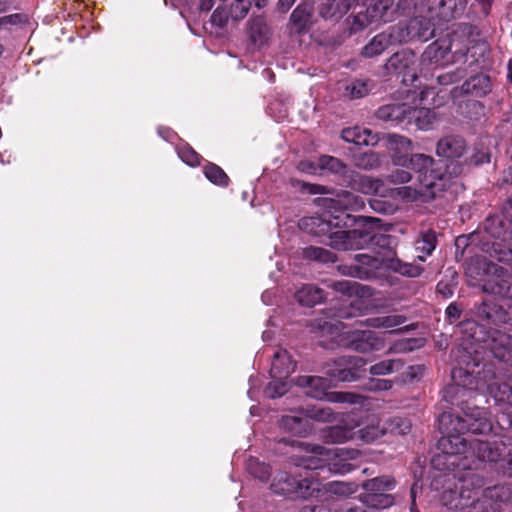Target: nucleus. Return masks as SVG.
I'll return each instance as SVG.
<instances>
[{"mask_svg":"<svg viewBox=\"0 0 512 512\" xmlns=\"http://www.w3.org/2000/svg\"><path fill=\"white\" fill-rule=\"evenodd\" d=\"M390 36L391 44L403 43L415 37L413 29L411 28V22L409 25L399 23L391 27L390 31L387 32Z\"/></svg>","mask_w":512,"mask_h":512,"instance_id":"obj_41","label":"nucleus"},{"mask_svg":"<svg viewBox=\"0 0 512 512\" xmlns=\"http://www.w3.org/2000/svg\"><path fill=\"white\" fill-rule=\"evenodd\" d=\"M298 413L304 415L307 420L312 419L320 422H329L333 419L332 410L328 407L312 406L300 408Z\"/></svg>","mask_w":512,"mask_h":512,"instance_id":"obj_38","label":"nucleus"},{"mask_svg":"<svg viewBox=\"0 0 512 512\" xmlns=\"http://www.w3.org/2000/svg\"><path fill=\"white\" fill-rule=\"evenodd\" d=\"M466 150V141L459 135H447L436 144V154L446 159L461 158Z\"/></svg>","mask_w":512,"mask_h":512,"instance_id":"obj_17","label":"nucleus"},{"mask_svg":"<svg viewBox=\"0 0 512 512\" xmlns=\"http://www.w3.org/2000/svg\"><path fill=\"white\" fill-rule=\"evenodd\" d=\"M318 162L320 171L329 170L331 172L341 173L344 170L343 163L339 159L332 156H321Z\"/></svg>","mask_w":512,"mask_h":512,"instance_id":"obj_50","label":"nucleus"},{"mask_svg":"<svg viewBox=\"0 0 512 512\" xmlns=\"http://www.w3.org/2000/svg\"><path fill=\"white\" fill-rule=\"evenodd\" d=\"M461 364H466L467 367L459 366L452 370L451 377L454 385L445 392L444 397L447 401L455 403L453 397L448 398L449 393L464 396L468 391H487L497 403H507L512 406V377L506 381H500L491 369H485L474 376L468 370L470 363L462 359L459 361V365Z\"/></svg>","mask_w":512,"mask_h":512,"instance_id":"obj_3","label":"nucleus"},{"mask_svg":"<svg viewBox=\"0 0 512 512\" xmlns=\"http://www.w3.org/2000/svg\"><path fill=\"white\" fill-rule=\"evenodd\" d=\"M296 363L286 350H277L274 353L270 375L272 378L287 379L295 371Z\"/></svg>","mask_w":512,"mask_h":512,"instance_id":"obj_19","label":"nucleus"},{"mask_svg":"<svg viewBox=\"0 0 512 512\" xmlns=\"http://www.w3.org/2000/svg\"><path fill=\"white\" fill-rule=\"evenodd\" d=\"M362 357L343 356L326 365L329 381L352 382L357 379L356 370L365 366Z\"/></svg>","mask_w":512,"mask_h":512,"instance_id":"obj_13","label":"nucleus"},{"mask_svg":"<svg viewBox=\"0 0 512 512\" xmlns=\"http://www.w3.org/2000/svg\"><path fill=\"white\" fill-rule=\"evenodd\" d=\"M404 366V363L400 359H389L380 361L369 368V372L372 375L384 376L391 374L395 371H399Z\"/></svg>","mask_w":512,"mask_h":512,"instance_id":"obj_37","label":"nucleus"},{"mask_svg":"<svg viewBox=\"0 0 512 512\" xmlns=\"http://www.w3.org/2000/svg\"><path fill=\"white\" fill-rule=\"evenodd\" d=\"M288 389V382L286 379L273 378L265 390V394L269 398L280 397L286 393Z\"/></svg>","mask_w":512,"mask_h":512,"instance_id":"obj_49","label":"nucleus"},{"mask_svg":"<svg viewBox=\"0 0 512 512\" xmlns=\"http://www.w3.org/2000/svg\"><path fill=\"white\" fill-rule=\"evenodd\" d=\"M322 489L330 494L346 497L356 493L358 486L351 482L332 481L324 484Z\"/></svg>","mask_w":512,"mask_h":512,"instance_id":"obj_40","label":"nucleus"},{"mask_svg":"<svg viewBox=\"0 0 512 512\" xmlns=\"http://www.w3.org/2000/svg\"><path fill=\"white\" fill-rule=\"evenodd\" d=\"M299 387L304 388V393L317 400H325L331 403L359 404L362 396L350 392H328L332 387L328 379L319 376H299L296 380Z\"/></svg>","mask_w":512,"mask_h":512,"instance_id":"obj_9","label":"nucleus"},{"mask_svg":"<svg viewBox=\"0 0 512 512\" xmlns=\"http://www.w3.org/2000/svg\"><path fill=\"white\" fill-rule=\"evenodd\" d=\"M446 314L450 319L456 320L460 317L461 312L456 304L451 303L446 309Z\"/></svg>","mask_w":512,"mask_h":512,"instance_id":"obj_59","label":"nucleus"},{"mask_svg":"<svg viewBox=\"0 0 512 512\" xmlns=\"http://www.w3.org/2000/svg\"><path fill=\"white\" fill-rule=\"evenodd\" d=\"M370 91L369 81L355 80L346 86V94L352 99L366 96Z\"/></svg>","mask_w":512,"mask_h":512,"instance_id":"obj_48","label":"nucleus"},{"mask_svg":"<svg viewBox=\"0 0 512 512\" xmlns=\"http://www.w3.org/2000/svg\"><path fill=\"white\" fill-rule=\"evenodd\" d=\"M339 337L338 344L360 353L378 351L385 345L384 337L371 330L345 332Z\"/></svg>","mask_w":512,"mask_h":512,"instance_id":"obj_12","label":"nucleus"},{"mask_svg":"<svg viewBox=\"0 0 512 512\" xmlns=\"http://www.w3.org/2000/svg\"><path fill=\"white\" fill-rule=\"evenodd\" d=\"M332 287L335 291L347 295V296H366L369 295V287L365 285H361L352 280H341L336 281L332 284Z\"/></svg>","mask_w":512,"mask_h":512,"instance_id":"obj_35","label":"nucleus"},{"mask_svg":"<svg viewBox=\"0 0 512 512\" xmlns=\"http://www.w3.org/2000/svg\"><path fill=\"white\" fill-rule=\"evenodd\" d=\"M475 265L484 272L482 279L484 292L501 298L512 299V284L509 282L507 272L503 267L482 260H477Z\"/></svg>","mask_w":512,"mask_h":512,"instance_id":"obj_11","label":"nucleus"},{"mask_svg":"<svg viewBox=\"0 0 512 512\" xmlns=\"http://www.w3.org/2000/svg\"><path fill=\"white\" fill-rule=\"evenodd\" d=\"M350 309L348 310V308H341L339 309L338 313H337V317L339 318H351V317H354L356 316V312L355 310H360V307L362 306V302L361 300L357 299L353 302H351L350 304Z\"/></svg>","mask_w":512,"mask_h":512,"instance_id":"obj_57","label":"nucleus"},{"mask_svg":"<svg viewBox=\"0 0 512 512\" xmlns=\"http://www.w3.org/2000/svg\"><path fill=\"white\" fill-rule=\"evenodd\" d=\"M340 216L326 214L324 217H307L301 220L300 227L310 234L321 235L328 233L333 227L340 228Z\"/></svg>","mask_w":512,"mask_h":512,"instance_id":"obj_18","label":"nucleus"},{"mask_svg":"<svg viewBox=\"0 0 512 512\" xmlns=\"http://www.w3.org/2000/svg\"><path fill=\"white\" fill-rule=\"evenodd\" d=\"M302 255L305 259L315 260L322 263H334L337 260L334 253L321 247H306L303 249Z\"/></svg>","mask_w":512,"mask_h":512,"instance_id":"obj_36","label":"nucleus"},{"mask_svg":"<svg viewBox=\"0 0 512 512\" xmlns=\"http://www.w3.org/2000/svg\"><path fill=\"white\" fill-rule=\"evenodd\" d=\"M411 106L406 103L388 104L377 110V118L387 122L400 123L409 119Z\"/></svg>","mask_w":512,"mask_h":512,"instance_id":"obj_21","label":"nucleus"},{"mask_svg":"<svg viewBox=\"0 0 512 512\" xmlns=\"http://www.w3.org/2000/svg\"><path fill=\"white\" fill-rule=\"evenodd\" d=\"M385 429L386 433L405 435L410 431L411 423L406 418L394 417L387 421Z\"/></svg>","mask_w":512,"mask_h":512,"instance_id":"obj_46","label":"nucleus"},{"mask_svg":"<svg viewBox=\"0 0 512 512\" xmlns=\"http://www.w3.org/2000/svg\"><path fill=\"white\" fill-rule=\"evenodd\" d=\"M411 28L413 29V34L420 41L425 42L434 36V27L433 24L426 19L419 18L411 21Z\"/></svg>","mask_w":512,"mask_h":512,"instance_id":"obj_39","label":"nucleus"},{"mask_svg":"<svg viewBox=\"0 0 512 512\" xmlns=\"http://www.w3.org/2000/svg\"><path fill=\"white\" fill-rule=\"evenodd\" d=\"M380 222L379 218L359 217L356 221L357 228L349 231L338 230L330 233L328 245L336 250L348 251L363 249L377 241L378 234L375 229Z\"/></svg>","mask_w":512,"mask_h":512,"instance_id":"obj_5","label":"nucleus"},{"mask_svg":"<svg viewBox=\"0 0 512 512\" xmlns=\"http://www.w3.org/2000/svg\"><path fill=\"white\" fill-rule=\"evenodd\" d=\"M354 160H355V165L357 167H359L361 169H365V170L375 169L381 163L380 156L374 152H365V153L356 155Z\"/></svg>","mask_w":512,"mask_h":512,"instance_id":"obj_44","label":"nucleus"},{"mask_svg":"<svg viewBox=\"0 0 512 512\" xmlns=\"http://www.w3.org/2000/svg\"><path fill=\"white\" fill-rule=\"evenodd\" d=\"M350 8V0H324L321 4L320 14L324 18L339 17Z\"/></svg>","mask_w":512,"mask_h":512,"instance_id":"obj_34","label":"nucleus"},{"mask_svg":"<svg viewBox=\"0 0 512 512\" xmlns=\"http://www.w3.org/2000/svg\"><path fill=\"white\" fill-rule=\"evenodd\" d=\"M489 161H490V157L486 153H481L479 155L476 154L472 157V162L475 164H483V163L489 162Z\"/></svg>","mask_w":512,"mask_h":512,"instance_id":"obj_62","label":"nucleus"},{"mask_svg":"<svg viewBox=\"0 0 512 512\" xmlns=\"http://www.w3.org/2000/svg\"><path fill=\"white\" fill-rule=\"evenodd\" d=\"M381 18L382 15L378 12L376 6H374L367 8L365 15H357L356 22H358L361 27H365L373 22L378 21Z\"/></svg>","mask_w":512,"mask_h":512,"instance_id":"obj_52","label":"nucleus"},{"mask_svg":"<svg viewBox=\"0 0 512 512\" xmlns=\"http://www.w3.org/2000/svg\"><path fill=\"white\" fill-rule=\"evenodd\" d=\"M295 298L301 305L311 307L324 299V292L312 284H306L296 291Z\"/></svg>","mask_w":512,"mask_h":512,"instance_id":"obj_25","label":"nucleus"},{"mask_svg":"<svg viewBox=\"0 0 512 512\" xmlns=\"http://www.w3.org/2000/svg\"><path fill=\"white\" fill-rule=\"evenodd\" d=\"M356 262L355 266L348 268V271H343L351 277L360 279H369L376 275V271L382 268L383 259L378 256H371L368 254H356L354 256Z\"/></svg>","mask_w":512,"mask_h":512,"instance_id":"obj_15","label":"nucleus"},{"mask_svg":"<svg viewBox=\"0 0 512 512\" xmlns=\"http://www.w3.org/2000/svg\"><path fill=\"white\" fill-rule=\"evenodd\" d=\"M364 493L359 495V500L368 508L387 509L394 505L395 498L389 494L396 486L393 477L383 475L366 480L362 483Z\"/></svg>","mask_w":512,"mask_h":512,"instance_id":"obj_10","label":"nucleus"},{"mask_svg":"<svg viewBox=\"0 0 512 512\" xmlns=\"http://www.w3.org/2000/svg\"><path fill=\"white\" fill-rule=\"evenodd\" d=\"M406 320L405 316L394 314L369 318L365 321V325L377 329H394L403 325Z\"/></svg>","mask_w":512,"mask_h":512,"instance_id":"obj_32","label":"nucleus"},{"mask_svg":"<svg viewBox=\"0 0 512 512\" xmlns=\"http://www.w3.org/2000/svg\"><path fill=\"white\" fill-rule=\"evenodd\" d=\"M391 160L395 166L409 168L415 173H422L424 170L434 166L433 157L426 154H410L413 150V142L402 135H388Z\"/></svg>","mask_w":512,"mask_h":512,"instance_id":"obj_8","label":"nucleus"},{"mask_svg":"<svg viewBox=\"0 0 512 512\" xmlns=\"http://www.w3.org/2000/svg\"><path fill=\"white\" fill-rule=\"evenodd\" d=\"M295 488L293 498L317 497L322 490V484L312 477H304L296 479Z\"/></svg>","mask_w":512,"mask_h":512,"instance_id":"obj_26","label":"nucleus"},{"mask_svg":"<svg viewBox=\"0 0 512 512\" xmlns=\"http://www.w3.org/2000/svg\"><path fill=\"white\" fill-rule=\"evenodd\" d=\"M283 442L291 445L292 447L300 450V451H303V452H306V453H311L312 455H320V456H323V455H326L328 454L329 452H326V450L321 447V446H312L308 443H305V442H300V441H295V440H292V441H289V440H285V439H282Z\"/></svg>","mask_w":512,"mask_h":512,"instance_id":"obj_51","label":"nucleus"},{"mask_svg":"<svg viewBox=\"0 0 512 512\" xmlns=\"http://www.w3.org/2000/svg\"><path fill=\"white\" fill-rule=\"evenodd\" d=\"M479 315L496 324H509L512 332V304L506 311L503 307L496 304L484 302L479 307ZM493 355L503 361L508 360L507 355L512 352V335H507L502 332H495L491 340L487 344Z\"/></svg>","mask_w":512,"mask_h":512,"instance_id":"obj_6","label":"nucleus"},{"mask_svg":"<svg viewBox=\"0 0 512 512\" xmlns=\"http://www.w3.org/2000/svg\"><path fill=\"white\" fill-rule=\"evenodd\" d=\"M463 416L443 413L439 418L440 430L444 434L438 441L437 454L432 463L440 470H471L477 462H504L512 474V438L503 437L500 442L489 443L480 439H468L465 431L484 434L492 429L488 413L484 408L462 407Z\"/></svg>","mask_w":512,"mask_h":512,"instance_id":"obj_1","label":"nucleus"},{"mask_svg":"<svg viewBox=\"0 0 512 512\" xmlns=\"http://www.w3.org/2000/svg\"><path fill=\"white\" fill-rule=\"evenodd\" d=\"M213 4L214 0H200L199 6L201 10L207 12L213 7Z\"/></svg>","mask_w":512,"mask_h":512,"instance_id":"obj_64","label":"nucleus"},{"mask_svg":"<svg viewBox=\"0 0 512 512\" xmlns=\"http://www.w3.org/2000/svg\"><path fill=\"white\" fill-rule=\"evenodd\" d=\"M494 252L497 254V259L501 262H509L512 260V251L505 250L497 252L496 248H494Z\"/></svg>","mask_w":512,"mask_h":512,"instance_id":"obj_60","label":"nucleus"},{"mask_svg":"<svg viewBox=\"0 0 512 512\" xmlns=\"http://www.w3.org/2000/svg\"><path fill=\"white\" fill-rule=\"evenodd\" d=\"M395 270L399 273L409 276V277H417L421 274L422 269L418 266H413L411 264H401L398 263V267H395Z\"/></svg>","mask_w":512,"mask_h":512,"instance_id":"obj_56","label":"nucleus"},{"mask_svg":"<svg viewBox=\"0 0 512 512\" xmlns=\"http://www.w3.org/2000/svg\"><path fill=\"white\" fill-rule=\"evenodd\" d=\"M271 487L275 493L293 498L296 489V479L286 472H280L274 478Z\"/></svg>","mask_w":512,"mask_h":512,"instance_id":"obj_31","label":"nucleus"},{"mask_svg":"<svg viewBox=\"0 0 512 512\" xmlns=\"http://www.w3.org/2000/svg\"><path fill=\"white\" fill-rule=\"evenodd\" d=\"M258 379L257 378H254V377H250L249 379V383H250V388L248 390V396L251 400H254L255 399V396H254V390L255 388L258 386Z\"/></svg>","mask_w":512,"mask_h":512,"instance_id":"obj_63","label":"nucleus"},{"mask_svg":"<svg viewBox=\"0 0 512 512\" xmlns=\"http://www.w3.org/2000/svg\"><path fill=\"white\" fill-rule=\"evenodd\" d=\"M279 425L284 431L295 435H306L311 430L309 420L304 415H285Z\"/></svg>","mask_w":512,"mask_h":512,"instance_id":"obj_23","label":"nucleus"},{"mask_svg":"<svg viewBox=\"0 0 512 512\" xmlns=\"http://www.w3.org/2000/svg\"><path fill=\"white\" fill-rule=\"evenodd\" d=\"M247 470L251 475L260 479L261 481H266L271 474L270 466L265 463L259 462L255 458H251L248 460Z\"/></svg>","mask_w":512,"mask_h":512,"instance_id":"obj_45","label":"nucleus"},{"mask_svg":"<svg viewBox=\"0 0 512 512\" xmlns=\"http://www.w3.org/2000/svg\"><path fill=\"white\" fill-rule=\"evenodd\" d=\"M385 69L389 73L402 75L415 80L417 76V58L410 49H402L394 53L386 62Z\"/></svg>","mask_w":512,"mask_h":512,"instance_id":"obj_14","label":"nucleus"},{"mask_svg":"<svg viewBox=\"0 0 512 512\" xmlns=\"http://www.w3.org/2000/svg\"><path fill=\"white\" fill-rule=\"evenodd\" d=\"M418 175V185L391 188L388 197H399L405 200H415L418 197L434 198L437 192L443 191L450 183V177L431 167Z\"/></svg>","mask_w":512,"mask_h":512,"instance_id":"obj_7","label":"nucleus"},{"mask_svg":"<svg viewBox=\"0 0 512 512\" xmlns=\"http://www.w3.org/2000/svg\"><path fill=\"white\" fill-rule=\"evenodd\" d=\"M450 51V44L445 39L436 40L431 43L421 56L422 64H441Z\"/></svg>","mask_w":512,"mask_h":512,"instance_id":"obj_22","label":"nucleus"},{"mask_svg":"<svg viewBox=\"0 0 512 512\" xmlns=\"http://www.w3.org/2000/svg\"><path fill=\"white\" fill-rule=\"evenodd\" d=\"M298 169L301 172H304L307 174H312V175H316V174L320 173L319 162L315 163V162H312L309 160L301 161L298 164Z\"/></svg>","mask_w":512,"mask_h":512,"instance_id":"obj_58","label":"nucleus"},{"mask_svg":"<svg viewBox=\"0 0 512 512\" xmlns=\"http://www.w3.org/2000/svg\"><path fill=\"white\" fill-rule=\"evenodd\" d=\"M203 172L206 178L216 185L226 186L228 184L229 178L227 174L219 166L213 163L207 164L204 167Z\"/></svg>","mask_w":512,"mask_h":512,"instance_id":"obj_43","label":"nucleus"},{"mask_svg":"<svg viewBox=\"0 0 512 512\" xmlns=\"http://www.w3.org/2000/svg\"><path fill=\"white\" fill-rule=\"evenodd\" d=\"M388 179L392 184H404L411 181L412 175L405 169H396L388 176Z\"/></svg>","mask_w":512,"mask_h":512,"instance_id":"obj_55","label":"nucleus"},{"mask_svg":"<svg viewBox=\"0 0 512 512\" xmlns=\"http://www.w3.org/2000/svg\"><path fill=\"white\" fill-rule=\"evenodd\" d=\"M342 138L346 142H351L356 145H374L377 138L368 129L360 127L347 128L342 131Z\"/></svg>","mask_w":512,"mask_h":512,"instance_id":"obj_24","label":"nucleus"},{"mask_svg":"<svg viewBox=\"0 0 512 512\" xmlns=\"http://www.w3.org/2000/svg\"><path fill=\"white\" fill-rule=\"evenodd\" d=\"M462 90L476 96L485 95L490 91V79L484 74L475 75L462 85Z\"/></svg>","mask_w":512,"mask_h":512,"instance_id":"obj_30","label":"nucleus"},{"mask_svg":"<svg viewBox=\"0 0 512 512\" xmlns=\"http://www.w3.org/2000/svg\"><path fill=\"white\" fill-rule=\"evenodd\" d=\"M359 189L365 194L378 195L380 197H388L391 193V188L388 187L381 179L369 176L360 178Z\"/></svg>","mask_w":512,"mask_h":512,"instance_id":"obj_27","label":"nucleus"},{"mask_svg":"<svg viewBox=\"0 0 512 512\" xmlns=\"http://www.w3.org/2000/svg\"><path fill=\"white\" fill-rule=\"evenodd\" d=\"M466 5V0H441L438 5V14L445 21H449L462 15Z\"/></svg>","mask_w":512,"mask_h":512,"instance_id":"obj_29","label":"nucleus"},{"mask_svg":"<svg viewBox=\"0 0 512 512\" xmlns=\"http://www.w3.org/2000/svg\"><path fill=\"white\" fill-rule=\"evenodd\" d=\"M362 424L357 414H348L341 424L330 427L324 438L331 443H342L356 438L370 443L386 433L385 426H380V420L376 416L369 417L366 424L359 428Z\"/></svg>","mask_w":512,"mask_h":512,"instance_id":"obj_4","label":"nucleus"},{"mask_svg":"<svg viewBox=\"0 0 512 512\" xmlns=\"http://www.w3.org/2000/svg\"><path fill=\"white\" fill-rule=\"evenodd\" d=\"M391 44L387 32L374 36L363 48L361 54L364 57L372 58L383 53Z\"/></svg>","mask_w":512,"mask_h":512,"instance_id":"obj_28","label":"nucleus"},{"mask_svg":"<svg viewBox=\"0 0 512 512\" xmlns=\"http://www.w3.org/2000/svg\"><path fill=\"white\" fill-rule=\"evenodd\" d=\"M413 347L411 346V341H405V342H401V343H398L396 344L393 348L390 349V352L392 351H396V352H399V351H408V350H412Z\"/></svg>","mask_w":512,"mask_h":512,"instance_id":"obj_61","label":"nucleus"},{"mask_svg":"<svg viewBox=\"0 0 512 512\" xmlns=\"http://www.w3.org/2000/svg\"><path fill=\"white\" fill-rule=\"evenodd\" d=\"M248 25L249 39L255 47L260 48L268 44L272 36V30L263 17L252 18Z\"/></svg>","mask_w":512,"mask_h":512,"instance_id":"obj_20","label":"nucleus"},{"mask_svg":"<svg viewBox=\"0 0 512 512\" xmlns=\"http://www.w3.org/2000/svg\"><path fill=\"white\" fill-rule=\"evenodd\" d=\"M436 247V236L432 231L422 233L420 239L416 241V250L430 255Z\"/></svg>","mask_w":512,"mask_h":512,"instance_id":"obj_47","label":"nucleus"},{"mask_svg":"<svg viewBox=\"0 0 512 512\" xmlns=\"http://www.w3.org/2000/svg\"><path fill=\"white\" fill-rule=\"evenodd\" d=\"M179 157L188 165L196 166L199 164L200 156L191 147H183L178 150Z\"/></svg>","mask_w":512,"mask_h":512,"instance_id":"obj_53","label":"nucleus"},{"mask_svg":"<svg viewBox=\"0 0 512 512\" xmlns=\"http://www.w3.org/2000/svg\"><path fill=\"white\" fill-rule=\"evenodd\" d=\"M328 207L339 209V214L336 216H340L338 221L340 222L341 227H346L348 226V221L351 216L345 211H357L362 209L364 207V201L354 193L344 191L342 194L338 195L337 199H330Z\"/></svg>","mask_w":512,"mask_h":512,"instance_id":"obj_16","label":"nucleus"},{"mask_svg":"<svg viewBox=\"0 0 512 512\" xmlns=\"http://www.w3.org/2000/svg\"><path fill=\"white\" fill-rule=\"evenodd\" d=\"M483 479L474 473H467L459 478L455 489L447 488L442 494V503L449 510L458 512H496V505L491 501L501 496L503 487L487 488L481 492Z\"/></svg>","mask_w":512,"mask_h":512,"instance_id":"obj_2","label":"nucleus"},{"mask_svg":"<svg viewBox=\"0 0 512 512\" xmlns=\"http://www.w3.org/2000/svg\"><path fill=\"white\" fill-rule=\"evenodd\" d=\"M393 386V382L388 379H370L366 384V388L369 391H386L391 389Z\"/></svg>","mask_w":512,"mask_h":512,"instance_id":"obj_54","label":"nucleus"},{"mask_svg":"<svg viewBox=\"0 0 512 512\" xmlns=\"http://www.w3.org/2000/svg\"><path fill=\"white\" fill-rule=\"evenodd\" d=\"M409 120H413L420 130H429L436 122L435 113L428 108H412Z\"/></svg>","mask_w":512,"mask_h":512,"instance_id":"obj_33","label":"nucleus"},{"mask_svg":"<svg viewBox=\"0 0 512 512\" xmlns=\"http://www.w3.org/2000/svg\"><path fill=\"white\" fill-rule=\"evenodd\" d=\"M311 18V8L307 5H299L297 6L291 16V22L297 27L298 31L305 29Z\"/></svg>","mask_w":512,"mask_h":512,"instance_id":"obj_42","label":"nucleus"}]
</instances>
